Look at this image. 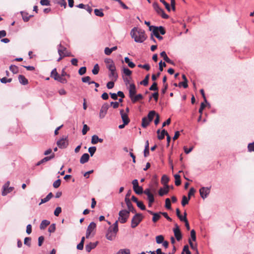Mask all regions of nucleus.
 Here are the masks:
<instances>
[{
	"label": "nucleus",
	"instance_id": "18",
	"mask_svg": "<svg viewBox=\"0 0 254 254\" xmlns=\"http://www.w3.org/2000/svg\"><path fill=\"white\" fill-rule=\"evenodd\" d=\"M65 53H70L68 52L66 48L63 46L61 44L58 45V54L59 55L62 54L63 55Z\"/></svg>",
	"mask_w": 254,
	"mask_h": 254
},
{
	"label": "nucleus",
	"instance_id": "19",
	"mask_svg": "<svg viewBox=\"0 0 254 254\" xmlns=\"http://www.w3.org/2000/svg\"><path fill=\"white\" fill-rule=\"evenodd\" d=\"M169 187L168 185H166L164 189L161 188L159 190L158 193L159 195L161 196H163L164 194H166L169 192Z\"/></svg>",
	"mask_w": 254,
	"mask_h": 254
},
{
	"label": "nucleus",
	"instance_id": "59",
	"mask_svg": "<svg viewBox=\"0 0 254 254\" xmlns=\"http://www.w3.org/2000/svg\"><path fill=\"white\" fill-rule=\"evenodd\" d=\"M166 64L165 63H163L162 61H160L159 63V69L160 71H162L163 70V67H166Z\"/></svg>",
	"mask_w": 254,
	"mask_h": 254
},
{
	"label": "nucleus",
	"instance_id": "56",
	"mask_svg": "<svg viewBox=\"0 0 254 254\" xmlns=\"http://www.w3.org/2000/svg\"><path fill=\"white\" fill-rule=\"evenodd\" d=\"M56 230V225L55 224H52L48 228V231L50 233H54Z\"/></svg>",
	"mask_w": 254,
	"mask_h": 254
},
{
	"label": "nucleus",
	"instance_id": "1",
	"mask_svg": "<svg viewBox=\"0 0 254 254\" xmlns=\"http://www.w3.org/2000/svg\"><path fill=\"white\" fill-rule=\"evenodd\" d=\"M130 35L131 37L134 38V41L137 43L143 42L146 40L147 37L143 30L136 27L131 30Z\"/></svg>",
	"mask_w": 254,
	"mask_h": 254
},
{
	"label": "nucleus",
	"instance_id": "16",
	"mask_svg": "<svg viewBox=\"0 0 254 254\" xmlns=\"http://www.w3.org/2000/svg\"><path fill=\"white\" fill-rule=\"evenodd\" d=\"M105 63L106 64V67L108 69L115 67V64L113 61L110 59H107L105 60Z\"/></svg>",
	"mask_w": 254,
	"mask_h": 254
},
{
	"label": "nucleus",
	"instance_id": "51",
	"mask_svg": "<svg viewBox=\"0 0 254 254\" xmlns=\"http://www.w3.org/2000/svg\"><path fill=\"white\" fill-rule=\"evenodd\" d=\"M31 238L30 237H26L24 239V244L25 245L28 246V247H30L31 246Z\"/></svg>",
	"mask_w": 254,
	"mask_h": 254
},
{
	"label": "nucleus",
	"instance_id": "43",
	"mask_svg": "<svg viewBox=\"0 0 254 254\" xmlns=\"http://www.w3.org/2000/svg\"><path fill=\"white\" fill-rule=\"evenodd\" d=\"M117 254H130V251L129 249H121L118 251Z\"/></svg>",
	"mask_w": 254,
	"mask_h": 254
},
{
	"label": "nucleus",
	"instance_id": "24",
	"mask_svg": "<svg viewBox=\"0 0 254 254\" xmlns=\"http://www.w3.org/2000/svg\"><path fill=\"white\" fill-rule=\"evenodd\" d=\"M50 222L49 221L47 220H44L42 221L40 224V228L41 229H44L46 227H47L49 224Z\"/></svg>",
	"mask_w": 254,
	"mask_h": 254
},
{
	"label": "nucleus",
	"instance_id": "47",
	"mask_svg": "<svg viewBox=\"0 0 254 254\" xmlns=\"http://www.w3.org/2000/svg\"><path fill=\"white\" fill-rule=\"evenodd\" d=\"M165 207L168 209H171V201L169 198H166L165 200Z\"/></svg>",
	"mask_w": 254,
	"mask_h": 254
},
{
	"label": "nucleus",
	"instance_id": "39",
	"mask_svg": "<svg viewBox=\"0 0 254 254\" xmlns=\"http://www.w3.org/2000/svg\"><path fill=\"white\" fill-rule=\"evenodd\" d=\"M164 240V236L163 235H158L156 237V241L157 244H161L163 242Z\"/></svg>",
	"mask_w": 254,
	"mask_h": 254
},
{
	"label": "nucleus",
	"instance_id": "28",
	"mask_svg": "<svg viewBox=\"0 0 254 254\" xmlns=\"http://www.w3.org/2000/svg\"><path fill=\"white\" fill-rule=\"evenodd\" d=\"M156 29H157V30L158 31V33H159V32L162 35H164L166 33V31H165V30L164 29V28L162 26H159V27H156V26H155V27H153V30H155Z\"/></svg>",
	"mask_w": 254,
	"mask_h": 254
},
{
	"label": "nucleus",
	"instance_id": "63",
	"mask_svg": "<svg viewBox=\"0 0 254 254\" xmlns=\"http://www.w3.org/2000/svg\"><path fill=\"white\" fill-rule=\"evenodd\" d=\"M183 252H186V254H191L190 252L189 251V248L188 245H185L184 247Z\"/></svg>",
	"mask_w": 254,
	"mask_h": 254
},
{
	"label": "nucleus",
	"instance_id": "29",
	"mask_svg": "<svg viewBox=\"0 0 254 254\" xmlns=\"http://www.w3.org/2000/svg\"><path fill=\"white\" fill-rule=\"evenodd\" d=\"M59 74H58L57 69L54 68L51 73V77L52 78H53L55 80L58 78L59 77Z\"/></svg>",
	"mask_w": 254,
	"mask_h": 254
},
{
	"label": "nucleus",
	"instance_id": "21",
	"mask_svg": "<svg viewBox=\"0 0 254 254\" xmlns=\"http://www.w3.org/2000/svg\"><path fill=\"white\" fill-rule=\"evenodd\" d=\"M143 99V96L141 94H138L137 95H135L133 96V97H131L130 98V100L131 102L133 103H134L137 101H139L140 100H142Z\"/></svg>",
	"mask_w": 254,
	"mask_h": 254
},
{
	"label": "nucleus",
	"instance_id": "5",
	"mask_svg": "<svg viewBox=\"0 0 254 254\" xmlns=\"http://www.w3.org/2000/svg\"><path fill=\"white\" fill-rule=\"evenodd\" d=\"M152 6L157 14L160 15L163 18L168 19L169 18V16L166 14L164 10L159 6L158 3L156 2H154L152 4Z\"/></svg>",
	"mask_w": 254,
	"mask_h": 254
},
{
	"label": "nucleus",
	"instance_id": "9",
	"mask_svg": "<svg viewBox=\"0 0 254 254\" xmlns=\"http://www.w3.org/2000/svg\"><path fill=\"white\" fill-rule=\"evenodd\" d=\"M57 144L60 148H65L68 145L67 137L61 138L57 142Z\"/></svg>",
	"mask_w": 254,
	"mask_h": 254
},
{
	"label": "nucleus",
	"instance_id": "2",
	"mask_svg": "<svg viewBox=\"0 0 254 254\" xmlns=\"http://www.w3.org/2000/svg\"><path fill=\"white\" fill-rule=\"evenodd\" d=\"M118 231V221H116L113 224V227H110L106 234V238L110 241L113 240L116 237Z\"/></svg>",
	"mask_w": 254,
	"mask_h": 254
},
{
	"label": "nucleus",
	"instance_id": "8",
	"mask_svg": "<svg viewBox=\"0 0 254 254\" xmlns=\"http://www.w3.org/2000/svg\"><path fill=\"white\" fill-rule=\"evenodd\" d=\"M174 236L178 241H180L182 239V235L178 225L176 223L175 224V228L173 229Z\"/></svg>",
	"mask_w": 254,
	"mask_h": 254
},
{
	"label": "nucleus",
	"instance_id": "32",
	"mask_svg": "<svg viewBox=\"0 0 254 254\" xmlns=\"http://www.w3.org/2000/svg\"><path fill=\"white\" fill-rule=\"evenodd\" d=\"M168 133L165 129H163L159 135H158V138L160 140H162L164 138L165 135H167Z\"/></svg>",
	"mask_w": 254,
	"mask_h": 254
},
{
	"label": "nucleus",
	"instance_id": "20",
	"mask_svg": "<svg viewBox=\"0 0 254 254\" xmlns=\"http://www.w3.org/2000/svg\"><path fill=\"white\" fill-rule=\"evenodd\" d=\"M89 159V155L88 153L83 154L80 159V163L84 164L88 161Z\"/></svg>",
	"mask_w": 254,
	"mask_h": 254
},
{
	"label": "nucleus",
	"instance_id": "13",
	"mask_svg": "<svg viewBox=\"0 0 254 254\" xmlns=\"http://www.w3.org/2000/svg\"><path fill=\"white\" fill-rule=\"evenodd\" d=\"M199 192L201 197L203 198H205L210 193V189L208 188L202 187L200 189Z\"/></svg>",
	"mask_w": 254,
	"mask_h": 254
},
{
	"label": "nucleus",
	"instance_id": "17",
	"mask_svg": "<svg viewBox=\"0 0 254 254\" xmlns=\"http://www.w3.org/2000/svg\"><path fill=\"white\" fill-rule=\"evenodd\" d=\"M98 244V242L95 243H90L85 246V250L87 252H90L91 250L94 249Z\"/></svg>",
	"mask_w": 254,
	"mask_h": 254
},
{
	"label": "nucleus",
	"instance_id": "11",
	"mask_svg": "<svg viewBox=\"0 0 254 254\" xmlns=\"http://www.w3.org/2000/svg\"><path fill=\"white\" fill-rule=\"evenodd\" d=\"M96 227V224L92 222L90 223V224L88 225L86 233V238H88L90 236V234L92 233V232L95 229Z\"/></svg>",
	"mask_w": 254,
	"mask_h": 254
},
{
	"label": "nucleus",
	"instance_id": "38",
	"mask_svg": "<svg viewBox=\"0 0 254 254\" xmlns=\"http://www.w3.org/2000/svg\"><path fill=\"white\" fill-rule=\"evenodd\" d=\"M94 13L96 16L100 17H103L104 15L102 9H95L94 10Z\"/></svg>",
	"mask_w": 254,
	"mask_h": 254
},
{
	"label": "nucleus",
	"instance_id": "6",
	"mask_svg": "<svg viewBox=\"0 0 254 254\" xmlns=\"http://www.w3.org/2000/svg\"><path fill=\"white\" fill-rule=\"evenodd\" d=\"M9 185L10 182L7 181L2 186L1 192V194L2 196H5L8 193H10L14 190V188L12 187H9Z\"/></svg>",
	"mask_w": 254,
	"mask_h": 254
},
{
	"label": "nucleus",
	"instance_id": "48",
	"mask_svg": "<svg viewBox=\"0 0 254 254\" xmlns=\"http://www.w3.org/2000/svg\"><path fill=\"white\" fill-rule=\"evenodd\" d=\"M160 1L165 5V8L168 11H171L170 6L168 3H167L165 0H160Z\"/></svg>",
	"mask_w": 254,
	"mask_h": 254
},
{
	"label": "nucleus",
	"instance_id": "52",
	"mask_svg": "<svg viewBox=\"0 0 254 254\" xmlns=\"http://www.w3.org/2000/svg\"><path fill=\"white\" fill-rule=\"evenodd\" d=\"M153 35L159 40H161L163 39V37L159 35V33H158V31L157 30V29L155 30H153L152 31Z\"/></svg>",
	"mask_w": 254,
	"mask_h": 254
},
{
	"label": "nucleus",
	"instance_id": "62",
	"mask_svg": "<svg viewBox=\"0 0 254 254\" xmlns=\"http://www.w3.org/2000/svg\"><path fill=\"white\" fill-rule=\"evenodd\" d=\"M61 212H62L61 207H58L56 208V209L54 211V215L56 216H58Z\"/></svg>",
	"mask_w": 254,
	"mask_h": 254
},
{
	"label": "nucleus",
	"instance_id": "33",
	"mask_svg": "<svg viewBox=\"0 0 254 254\" xmlns=\"http://www.w3.org/2000/svg\"><path fill=\"white\" fill-rule=\"evenodd\" d=\"M9 69L14 74L18 72V67L15 65H11L9 67Z\"/></svg>",
	"mask_w": 254,
	"mask_h": 254
},
{
	"label": "nucleus",
	"instance_id": "34",
	"mask_svg": "<svg viewBox=\"0 0 254 254\" xmlns=\"http://www.w3.org/2000/svg\"><path fill=\"white\" fill-rule=\"evenodd\" d=\"M174 177L175 179V185L177 186H180L181 183V179H180V178H181L180 176L178 174H176V175H175Z\"/></svg>",
	"mask_w": 254,
	"mask_h": 254
},
{
	"label": "nucleus",
	"instance_id": "50",
	"mask_svg": "<svg viewBox=\"0 0 254 254\" xmlns=\"http://www.w3.org/2000/svg\"><path fill=\"white\" fill-rule=\"evenodd\" d=\"M96 151V147L95 146L90 147L88 148V152L91 156H92Z\"/></svg>",
	"mask_w": 254,
	"mask_h": 254
},
{
	"label": "nucleus",
	"instance_id": "60",
	"mask_svg": "<svg viewBox=\"0 0 254 254\" xmlns=\"http://www.w3.org/2000/svg\"><path fill=\"white\" fill-rule=\"evenodd\" d=\"M123 72L127 76H130L131 74L132 71L127 68H124Z\"/></svg>",
	"mask_w": 254,
	"mask_h": 254
},
{
	"label": "nucleus",
	"instance_id": "54",
	"mask_svg": "<svg viewBox=\"0 0 254 254\" xmlns=\"http://www.w3.org/2000/svg\"><path fill=\"white\" fill-rule=\"evenodd\" d=\"M86 67L85 66L81 67L78 70V73L80 75H83L84 74H85L86 73Z\"/></svg>",
	"mask_w": 254,
	"mask_h": 254
},
{
	"label": "nucleus",
	"instance_id": "45",
	"mask_svg": "<svg viewBox=\"0 0 254 254\" xmlns=\"http://www.w3.org/2000/svg\"><path fill=\"white\" fill-rule=\"evenodd\" d=\"M99 137L96 135H94L92 136L91 143L93 144H96L98 142Z\"/></svg>",
	"mask_w": 254,
	"mask_h": 254
},
{
	"label": "nucleus",
	"instance_id": "25",
	"mask_svg": "<svg viewBox=\"0 0 254 254\" xmlns=\"http://www.w3.org/2000/svg\"><path fill=\"white\" fill-rule=\"evenodd\" d=\"M157 114L156 113L155 111H151L149 112L147 118L150 122H151L154 117H156Z\"/></svg>",
	"mask_w": 254,
	"mask_h": 254
},
{
	"label": "nucleus",
	"instance_id": "30",
	"mask_svg": "<svg viewBox=\"0 0 254 254\" xmlns=\"http://www.w3.org/2000/svg\"><path fill=\"white\" fill-rule=\"evenodd\" d=\"M125 62L130 68H133L135 66V64L133 62H130L129 59L128 57L125 58Z\"/></svg>",
	"mask_w": 254,
	"mask_h": 254
},
{
	"label": "nucleus",
	"instance_id": "49",
	"mask_svg": "<svg viewBox=\"0 0 254 254\" xmlns=\"http://www.w3.org/2000/svg\"><path fill=\"white\" fill-rule=\"evenodd\" d=\"M137 206L142 210L146 209L145 206L143 204L142 201H138L136 203Z\"/></svg>",
	"mask_w": 254,
	"mask_h": 254
},
{
	"label": "nucleus",
	"instance_id": "61",
	"mask_svg": "<svg viewBox=\"0 0 254 254\" xmlns=\"http://www.w3.org/2000/svg\"><path fill=\"white\" fill-rule=\"evenodd\" d=\"M195 192V190L194 188H191L188 193V197L190 199L191 196L193 195Z\"/></svg>",
	"mask_w": 254,
	"mask_h": 254
},
{
	"label": "nucleus",
	"instance_id": "23",
	"mask_svg": "<svg viewBox=\"0 0 254 254\" xmlns=\"http://www.w3.org/2000/svg\"><path fill=\"white\" fill-rule=\"evenodd\" d=\"M150 122H151L147 117H144L142 119L141 126L143 128H146L149 125Z\"/></svg>",
	"mask_w": 254,
	"mask_h": 254
},
{
	"label": "nucleus",
	"instance_id": "15",
	"mask_svg": "<svg viewBox=\"0 0 254 254\" xmlns=\"http://www.w3.org/2000/svg\"><path fill=\"white\" fill-rule=\"evenodd\" d=\"M129 97L130 98L133 97L136 93V88L134 84L132 83L129 85Z\"/></svg>",
	"mask_w": 254,
	"mask_h": 254
},
{
	"label": "nucleus",
	"instance_id": "10",
	"mask_svg": "<svg viewBox=\"0 0 254 254\" xmlns=\"http://www.w3.org/2000/svg\"><path fill=\"white\" fill-rule=\"evenodd\" d=\"M109 108V105L108 103H104L102 106L101 107V108L100 111L99 113V117L100 119H103L106 116L107 110H108Z\"/></svg>",
	"mask_w": 254,
	"mask_h": 254
},
{
	"label": "nucleus",
	"instance_id": "55",
	"mask_svg": "<svg viewBox=\"0 0 254 254\" xmlns=\"http://www.w3.org/2000/svg\"><path fill=\"white\" fill-rule=\"evenodd\" d=\"M89 127L87 126V125H84L83 129L82 130V133L83 135H85L86 134L87 132L89 130Z\"/></svg>",
	"mask_w": 254,
	"mask_h": 254
},
{
	"label": "nucleus",
	"instance_id": "22",
	"mask_svg": "<svg viewBox=\"0 0 254 254\" xmlns=\"http://www.w3.org/2000/svg\"><path fill=\"white\" fill-rule=\"evenodd\" d=\"M18 80L19 82L23 85H27L28 83V80L23 75H19L18 76Z\"/></svg>",
	"mask_w": 254,
	"mask_h": 254
},
{
	"label": "nucleus",
	"instance_id": "46",
	"mask_svg": "<svg viewBox=\"0 0 254 254\" xmlns=\"http://www.w3.org/2000/svg\"><path fill=\"white\" fill-rule=\"evenodd\" d=\"M21 15L22 16V18H23V20L25 22H27L29 20V18L31 16V15H30V16H27V14H28L27 13H25L24 12H21Z\"/></svg>",
	"mask_w": 254,
	"mask_h": 254
},
{
	"label": "nucleus",
	"instance_id": "14",
	"mask_svg": "<svg viewBox=\"0 0 254 254\" xmlns=\"http://www.w3.org/2000/svg\"><path fill=\"white\" fill-rule=\"evenodd\" d=\"M120 114L123 123L125 124H128L130 122V120L128 117L127 113H125L124 110L122 109L120 110Z\"/></svg>",
	"mask_w": 254,
	"mask_h": 254
},
{
	"label": "nucleus",
	"instance_id": "37",
	"mask_svg": "<svg viewBox=\"0 0 254 254\" xmlns=\"http://www.w3.org/2000/svg\"><path fill=\"white\" fill-rule=\"evenodd\" d=\"M149 79V74H148L145 77V78L140 82V84L143 85L144 86H147L148 84V80Z\"/></svg>",
	"mask_w": 254,
	"mask_h": 254
},
{
	"label": "nucleus",
	"instance_id": "57",
	"mask_svg": "<svg viewBox=\"0 0 254 254\" xmlns=\"http://www.w3.org/2000/svg\"><path fill=\"white\" fill-rule=\"evenodd\" d=\"M190 237L193 241H196V234L194 230L192 229L190 231Z\"/></svg>",
	"mask_w": 254,
	"mask_h": 254
},
{
	"label": "nucleus",
	"instance_id": "42",
	"mask_svg": "<svg viewBox=\"0 0 254 254\" xmlns=\"http://www.w3.org/2000/svg\"><path fill=\"white\" fill-rule=\"evenodd\" d=\"M64 76H61L59 75L58 78L56 79V80L62 83H67V80L64 77Z\"/></svg>",
	"mask_w": 254,
	"mask_h": 254
},
{
	"label": "nucleus",
	"instance_id": "26",
	"mask_svg": "<svg viewBox=\"0 0 254 254\" xmlns=\"http://www.w3.org/2000/svg\"><path fill=\"white\" fill-rule=\"evenodd\" d=\"M147 199L148 200V206L151 207L152 203L154 201V198L153 195L152 194L147 195Z\"/></svg>",
	"mask_w": 254,
	"mask_h": 254
},
{
	"label": "nucleus",
	"instance_id": "7",
	"mask_svg": "<svg viewBox=\"0 0 254 254\" xmlns=\"http://www.w3.org/2000/svg\"><path fill=\"white\" fill-rule=\"evenodd\" d=\"M132 184L133 185V190L136 194H141L143 193V188L138 186L137 180H133L132 182Z\"/></svg>",
	"mask_w": 254,
	"mask_h": 254
},
{
	"label": "nucleus",
	"instance_id": "44",
	"mask_svg": "<svg viewBox=\"0 0 254 254\" xmlns=\"http://www.w3.org/2000/svg\"><path fill=\"white\" fill-rule=\"evenodd\" d=\"M59 55H60V58L58 59V62H60L64 57H73V56L71 54V53H65L63 55L62 54Z\"/></svg>",
	"mask_w": 254,
	"mask_h": 254
},
{
	"label": "nucleus",
	"instance_id": "58",
	"mask_svg": "<svg viewBox=\"0 0 254 254\" xmlns=\"http://www.w3.org/2000/svg\"><path fill=\"white\" fill-rule=\"evenodd\" d=\"M61 180L60 179L57 180V181L54 182V183H53V187H54V188H59L60 186V185H61Z\"/></svg>",
	"mask_w": 254,
	"mask_h": 254
},
{
	"label": "nucleus",
	"instance_id": "35",
	"mask_svg": "<svg viewBox=\"0 0 254 254\" xmlns=\"http://www.w3.org/2000/svg\"><path fill=\"white\" fill-rule=\"evenodd\" d=\"M100 69L99 66L98 64L94 65L93 68L92 70V72L93 74L96 75L99 73Z\"/></svg>",
	"mask_w": 254,
	"mask_h": 254
},
{
	"label": "nucleus",
	"instance_id": "36",
	"mask_svg": "<svg viewBox=\"0 0 254 254\" xmlns=\"http://www.w3.org/2000/svg\"><path fill=\"white\" fill-rule=\"evenodd\" d=\"M169 181L168 177L166 175H163L161 178V183L164 184L166 187L168 185L167 184Z\"/></svg>",
	"mask_w": 254,
	"mask_h": 254
},
{
	"label": "nucleus",
	"instance_id": "53",
	"mask_svg": "<svg viewBox=\"0 0 254 254\" xmlns=\"http://www.w3.org/2000/svg\"><path fill=\"white\" fill-rule=\"evenodd\" d=\"M149 90L151 91H158V88L157 87V83L154 82L152 85L150 87Z\"/></svg>",
	"mask_w": 254,
	"mask_h": 254
},
{
	"label": "nucleus",
	"instance_id": "4",
	"mask_svg": "<svg viewBox=\"0 0 254 254\" xmlns=\"http://www.w3.org/2000/svg\"><path fill=\"white\" fill-rule=\"evenodd\" d=\"M129 216V213L127 210L123 209L119 213L118 221L121 223H126Z\"/></svg>",
	"mask_w": 254,
	"mask_h": 254
},
{
	"label": "nucleus",
	"instance_id": "3",
	"mask_svg": "<svg viewBox=\"0 0 254 254\" xmlns=\"http://www.w3.org/2000/svg\"><path fill=\"white\" fill-rule=\"evenodd\" d=\"M144 217L141 213H135L131 219V227L135 228L143 220Z\"/></svg>",
	"mask_w": 254,
	"mask_h": 254
},
{
	"label": "nucleus",
	"instance_id": "12",
	"mask_svg": "<svg viewBox=\"0 0 254 254\" xmlns=\"http://www.w3.org/2000/svg\"><path fill=\"white\" fill-rule=\"evenodd\" d=\"M109 70L110 72L109 74L110 78L111 79V80L116 81L118 78V75L116 71V67Z\"/></svg>",
	"mask_w": 254,
	"mask_h": 254
},
{
	"label": "nucleus",
	"instance_id": "27",
	"mask_svg": "<svg viewBox=\"0 0 254 254\" xmlns=\"http://www.w3.org/2000/svg\"><path fill=\"white\" fill-rule=\"evenodd\" d=\"M161 213H160V212L155 213L153 215V216L152 218V221L154 223H156L157 221H158L161 218Z\"/></svg>",
	"mask_w": 254,
	"mask_h": 254
},
{
	"label": "nucleus",
	"instance_id": "31",
	"mask_svg": "<svg viewBox=\"0 0 254 254\" xmlns=\"http://www.w3.org/2000/svg\"><path fill=\"white\" fill-rule=\"evenodd\" d=\"M54 157H55V154L52 153V155H50V156L45 157V158H44L43 159H42L41 160V162H42V163L43 164V163L53 159Z\"/></svg>",
	"mask_w": 254,
	"mask_h": 254
},
{
	"label": "nucleus",
	"instance_id": "41",
	"mask_svg": "<svg viewBox=\"0 0 254 254\" xmlns=\"http://www.w3.org/2000/svg\"><path fill=\"white\" fill-rule=\"evenodd\" d=\"M190 199L189 197L188 198L185 195H184L182 198V205L185 206L186 204H188Z\"/></svg>",
	"mask_w": 254,
	"mask_h": 254
},
{
	"label": "nucleus",
	"instance_id": "64",
	"mask_svg": "<svg viewBox=\"0 0 254 254\" xmlns=\"http://www.w3.org/2000/svg\"><path fill=\"white\" fill-rule=\"evenodd\" d=\"M248 148L250 152L254 151V142L250 143L248 145Z\"/></svg>",
	"mask_w": 254,
	"mask_h": 254
},
{
	"label": "nucleus",
	"instance_id": "40",
	"mask_svg": "<svg viewBox=\"0 0 254 254\" xmlns=\"http://www.w3.org/2000/svg\"><path fill=\"white\" fill-rule=\"evenodd\" d=\"M127 207L128 208V210L127 211H128L129 212V213H130V212L133 213H136V210L134 209V208L133 207L131 203L130 204L127 205Z\"/></svg>",
	"mask_w": 254,
	"mask_h": 254
}]
</instances>
